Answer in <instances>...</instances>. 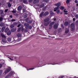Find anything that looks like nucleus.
<instances>
[{
	"instance_id": "32",
	"label": "nucleus",
	"mask_w": 78,
	"mask_h": 78,
	"mask_svg": "<svg viewBox=\"0 0 78 78\" xmlns=\"http://www.w3.org/2000/svg\"><path fill=\"white\" fill-rule=\"evenodd\" d=\"M47 14H48V12H46L45 13V15H47Z\"/></svg>"
},
{
	"instance_id": "20",
	"label": "nucleus",
	"mask_w": 78,
	"mask_h": 78,
	"mask_svg": "<svg viewBox=\"0 0 78 78\" xmlns=\"http://www.w3.org/2000/svg\"><path fill=\"white\" fill-rule=\"evenodd\" d=\"M1 34L2 36V37H4V38H6V37H5V35H4V34Z\"/></svg>"
},
{
	"instance_id": "52",
	"label": "nucleus",
	"mask_w": 78,
	"mask_h": 78,
	"mask_svg": "<svg viewBox=\"0 0 78 78\" xmlns=\"http://www.w3.org/2000/svg\"><path fill=\"white\" fill-rule=\"evenodd\" d=\"M32 21H31L30 22H29V23H32Z\"/></svg>"
},
{
	"instance_id": "51",
	"label": "nucleus",
	"mask_w": 78,
	"mask_h": 78,
	"mask_svg": "<svg viewBox=\"0 0 78 78\" xmlns=\"http://www.w3.org/2000/svg\"><path fill=\"white\" fill-rule=\"evenodd\" d=\"M27 17V16L25 15V16L24 17V18H26Z\"/></svg>"
},
{
	"instance_id": "46",
	"label": "nucleus",
	"mask_w": 78,
	"mask_h": 78,
	"mask_svg": "<svg viewBox=\"0 0 78 78\" xmlns=\"http://www.w3.org/2000/svg\"><path fill=\"white\" fill-rule=\"evenodd\" d=\"M75 3H78V1H77V0L75 1Z\"/></svg>"
},
{
	"instance_id": "2",
	"label": "nucleus",
	"mask_w": 78,
	"mask_h": 78,
	"mask_svg": "<svg viewBox=\"0 0 78 78\" xmlns=\"http://www.w3.org/2000/svg\"><path fill=\"white\" fill-rule=\"evenodd\" d=\"M71 30L72 31H74L75 30V24L74 23H72L71 25Z\"/></svg>"
},
{
	"instance_id": "4",
	"label": "nucleus",
	"mask_w": 78,
	"mask_h": 78,
	"mask_svg": "<svg viewBox=\"0 0 78 78\" xmlns=\"http://www.w3.org/2000/svg\"><path fill=\"white\" fill-rule=\"evenodd\" d=\"M20 30H21L22 31H23L24 29L23 27H22L21 28H19L18 30L17 31L18 32L20 31Z\"/></svg>"
},
{
	"instance_id": "57",
	"label": "nucleus",
	"mask_w": 78,
	"mask_h": 78,
	"mask_svg": "<svg viewBox=\"0 0 78 78\" xmlns=\"http://www.w3.org/2000/svg\"><path fill=\"white\" fill-rule=\"evenodd\" d=\"M56 20V19L55 18L54 19V20L55 21V20Z\"/></svg>"
},
{
	"instance_id": "22",
	"label": "nucleus",
	"mask_w": 78,
	"mask_h": 78,
	"mask_svg": "<svg viewBox=\"0 0 78 78\" xmlns=\"http://www.w3.org/2000/svg\"><path fill=\"white\" fill-rule=\"evenodd\" d=\"M17 36L18 37H20V36H21V34L20 33H18L17 34Z\"/></svg>"
},
{
	"instance_id": "1",
	"label": "nucleus",
	"mask_w": 78,
	"mask_h": 78,
	"mask_svg": "<svg viewBox=\"0 0 78 78\" xmlns=\"http://www.w3.org/2000/svg\"><path fill=\"white\" fill-rule=\"evenodd\" d=\"M61 5V3L58 2L57 4H55V6H57V7H55L54 8V11H56L57 10H58V9H59V7Z\"/></svg>"
},
{
	"instance_id": "17",
	"label": "nucleus",
	"mask_w": 78,
	"mask_h": 78,
	"mask_svg": "<svg viewBox=\"0 0 78 78\" xmlns=\"http://www.w3.org/2000/svg\"><path fill=\"white\" fill-rule=\"evenodd\" d=\"M8 30H9V28H7L5 29V33H7Z\"/></svg>"
},
{
	"instance_id": "10",
	"label": "nucleus",
	"mask_w": 78,
	"mask_h": 78,
	"mask_svg": "<svg viewBox=\"0 0 78 78\" xmlns=\"http://www.w3.org/2000/svg\"><path fill=\"white\" fill-rule=\"evenodd\" d=\"M9 59H10L9 61H13L14 60V57H11L9 58Z\"/></svg>"
},
{
	"instance_id": "44",
	"label": "nucleus",
	"mask_w": 78,
	"mask_h": 78,
	"mask_svg": "<svg viewBox=\"0 0 78 78\" xmlns=\"http://www.w3.org/2000/svg\"><path fill=\"white\" fill-rule=\"evenodd\" d=\"M76 18H78V15H77L76 16Z\"/></svg>"
},
{
	"instance_id": "60",
	"label": "nucleus",
	"mask_w": 78,
	"mask_h": 78,
	"mask_svg": "<svg viewBox=\"0 0 78 78\" xmlns=\"http://www.w3.org/2000/svg\"><path fill=\"white\" fill-rule=\"evenodd\" d=\"M54 64H52V65H54Z\"/></svg>"
},
{
	"instance_id": "40",
	"label": "nucleus",
	"mask_w": 78,
	"mask_h": 78,
	"mask_svg": "<svg viewBox=\"0 0 78 78\" xmlns=\"http://www.w3.org/2000/svg\"><path fill=\"white\" fill-rule=\"evenodd\" d=\"M76 25H78V20L76 22Z\"/></svg>"
},
{
	"instance_id": "43",
	"label": "nucleus",
	"mask_w": 78,
	"mask_h": 78,
	"mask_svg": "<svg viewBox=\"0 0 78 78\" xmlns=\"http://www.w3.org/2000/svg\"><path fill=\"white\" fill-rule=\"evenodd\" d=\"M8 11V9H5V12H7V11Z\"/></svg>"
},
{
	"instance_id": "54",
	"label": "nucleus",
	"mask_w": 78,
	"mask_h": 78,
	"mask_svg": "<svg viewBox=\"0 0 78 78\" xmlns=\"http://www.w3.org/2000/svg\"><path fill=\"white\" fill-rule=\"evenodd\" d=\"M65 14H66V15H67V13H65Z\"/></svg>"
},
{
	"instance_id": "55",
	"label": "nucleus",
	"mask_w": 78,
	"mask_h": 78,
	"mask_svg": "<svg viewBox=\"0 0 78 78\" xmlns=\"http://www.w3.org/2000/svg\"><path fill=\"white\" fill-rule=\"evenodd\" d=\"M76 6H78V3L76 4Z\"/></svg>"
},
{
	"instance_id": "35",
	"label": "nucleus",
	"mask_w": 78,
	"mask_h": 78,
	"mask_svg": "<svg viewBox=\"0 0 78 78\" xmlns=\"http://www.w3.org/2000/svg\"><path fill=\"white\" fill-rule=\"evenodd\" d=\"M2 70H0V76L2 75Z\"/></svg>"
},
{
	"instance_id": "9",
	"label": "nucleus",
	"mask_w": 78,
	"mask_h": 78,
	"mask_svg": "<svg viewBox=\"0 0 78 78\" xmlns=\"http://www.w3.org/2000/svg\"><path fill=\"white\" fill-rule=\"evenodd\" d=\"M15 73L13 71H11L10 73H9V75L10 76H11V75H14V74H15Z\"/></svg>"
},
{
	"instance_id": "47",
	"label": "nucleus",
	"mask_w": 78,
	"mask_h": 78,
	"mask_svg": "<svg viewBox=\"0 0 78 78\" xmlns=\"http://www.w3.org/2000/svg\"><path fill=\"white\" fill-rule=\"evenodd\" d=\"M29 28H30V29L32 28V27L31 26H29Z\"/></svg>"
},
{
	"instance_id": "6",
	"label": "nucleus",
	"mask_w": 78,
	"mask_h": 78,
	"mask_svg": "<svg viewBox=\"0 0 78 78\" xmlns=\"http://www.w3.org/2000/svg\"><path fill=\"white\" fill-rule=\"evenodd\" d=\"M58 24L56 23L54 26V28L55 29H57L58 28Z\"/></svg>"
},
{
	"instance_id": "36",
	"label": "nucleus",
	"mask_w": 78,
	"mask_h": 78,
	"mask_svg": "<svg viewBox=\"0 0 78 78\" xmlns=\"http://www.w3.org/2000/svg\"><path fill=\"white\" fill-rule=\"evenodd\" d=\"M66 9H65L64 10V12H67V11H66Z\"/></svg>"
},
{
	"instance_id": "31",
	"label": "nucleus",
	"mask_w": 78,
	"mask_h": 78,
	"mask_svg": "<svg viewBox=\"0 0 78 78\" xmlns=\"http://www.w3.org/2000/svg\"><path fill=\"white\" fill-rule=\"evenodd\" d=\"M33 0H29L28 2H29V3H31V2H32Z\"/></svg>"
},
{
	"instance_id": "5",
	"label": "nucleus",
	"mask_w": 78,
	"mask_h": 78,
	"mask_svg": "<svg viewBox=\"0 0 78 78\" xmlns=\"http://www.w3.org/2000/svg\"><path fill=\"white\" fill-rule=\"evenodd\" d=\"M48 20H44V22H47L48 23H47V24H44V25H45V26H47V25H48V24H49V23H48Z\"/></svg>"
},
{
	"instance_id": "33",
	"label": "nucleus",
	"mask_w": 78,
	"mask_h": 78,
	"mask_svg": "<svg viewBox=\"0 0 78 78\" xmlns=\"http://www.w3.org/2000/svg\"><path fill=\"white\" fill-rule=\"evenodd\" d=\"M27 0H24L23 1V2L24 3H26L27 2Z\"/></svg>"
},
{
	"instance_id": "12",
	"label": "nucleus",
	"mask_w": 78,
	"mask_h": 78,
	"mask_svg": "<svg viewBox=\"0 0 78 78\" xmlns=\"http://www.w3.org/2000/svg\"><path fill=\"white\" fill-rule=\"evenodd\" d=\"M16 23H14L13 24L10 25V28H13V27H14V25H16Z\"/></svg>"
},
{
	"instance_id": "18",
	"label": "nucleus",
	"mask_w": 78,
	"mask_h": 78,
	"mask_svg": "<svg viewBox=\"0 0 78 78\" xmlns=\"http://www.w3.org/2000/svg\"><path fill=\"white\" fill-rule=\"evenodd\" d=\"M69 29L66 28L65 30V33H69Z\"/></svg>"
},
{
	"instance_id": "59",
	"label": "nucleus",
	"mask_w": 78,
	"mask_h": 78,
	"mask_svg": "<svg viewBox=\"0 0 78 78\" xmlns=\"http://www.w3.org/2000/svg\"><path fill=\"white\" fill-rule=\"evenodd\" d=\"M0 6H3V5H1V4H0Z\"/></svg>"
},
{
	"instance_id": "49",
	"label": "nucleus",
	"mask_w": 78,
	"mask_h": 78,
	"mask_svg": "<svg viewBox=\"0 0 78 78\" xmlns=\"http://www.w3.org/2000/svg\"><path fill=\"white\" fill-rule=\"evenodd\" d=\"M10 17H11V18H12V15H10Z\"/></svg>"
},
{
	"instance_id": "58",
	"label": "nucleus",
	"mask_w": 78,
	"mask_h": 78,
	"mask_svg": "<svg viewBox=\"0 0 78 78\" xmlns=\"http://www.w3.org/2000/svg\"><path fill=\"white\" fill-rule=\"evenodd\" d=\"M63 25H62V27H63Z\"/></svg>"
},
{
	"instance_id": "56",
	"label": "nucleus",
	"mask_w": 78,
	"mask_h": 78,
	"mask_svg": "<svg viewBox=\"0 0 78 78\" xmlns=\"http://www.w3.org/2000/svg\"><path fill=\"white\" fill-rule=\"evenodd\" d=\"M68 8H70V6H68Z\"/></svg>"
},
{
	"instance_id": "39",
	"label": "nucleus",
	"mask_w": 78,
	"mask_h": 78,
	"mask_svg": "<svg viewBox=\"0 0 78 78\" xmlns=\"http://www.w3.org/2000/svg\"><path fill=\"white\" fill-rule=\"evenodd\" d=\"M9 75H7L6 76L5 78H9Z\"/></svg>"
},
{
	"instance_id": "48",
	"label": "nucleus",
	"mask_w": 78,
	"mask_h": 78,
	"mask_svg": "<svg viewBox=\"0 0 78 78\" xmlns=\"http://www.w3.org/2000/svg\"><path fill=\"white\" fill-rule=\"evenodd\" d=\"M25 9H23V12H25Z\"/></svg>"
},
{
	"instance_id": "53",
	"label": "nucleus",
	"mask_w": 78,
	"mask_h": 78,
	"mask_svg": "<svg viewBox=\"0 0 78 78\" xmlns=\"http://www.w3.org/2000/svg\"><path fill=\"white\" fill-rule=\"evenodd\" d=\"M76 62H78V60L77 61L76 60Z\"/></svg>"
},
{
	"instance_id": "3",
	"label": "nucleus",
	"mask_w": 78,
	"mask_h": 78,
	"mask_svg": "<svg viewBox=\"0 0 78 78\" xmlns=\"http://www.w3.org/2000/svg\"><path fill=\"white\" fill-rule=\"evenodd\" d=\"M11 70V68L10 67H8L7 69L5 71L4 73L5 74L8 73Z\"/></svg>"
},
{
	"instance_id": "50",
	"label": "nucleus",
	"mask_w": 78,
	"mask_h": 78,
	"mask_svg": "<svg viewBox=\"0 0 78 78\" xmlns=\"http://www.w3.org/2000/svg\"><path fill=\"white\" fill-rule=\"evenodd\" d=\"M73 21H75V18H73Z\"/></svg>"
},
{
	"instance_id": "37",
	"label": "nucleus",
	"mask_w": 78,
	"mask_h": 78,
	"mask_svg": "<svg viewBox=\"0 0 78 78\" xmlns=\"http://www.w3.org/2000/svg\"><path fill=\"white\" fill-rule=\"evenodd\" d=\"M3 20V18L0 17V21H2Z\"/></svg>"
},
{
	"instance_id": "27",
	"label": "nucleus",
	"mask_w": 78,
	"mask_h": 78,
	"mask_svg": "<svg viewBox=\"0 0 78 78\" xmlns=\"http://www.w3.org/2000/svg\"><path fill=\"white\" fill-rule=\"evenodd\" d=\"M43 14H44V12H42V13H41L40 15V17H42Z\"/></svg>"
},
{
	"instance_id": "41",
	"label": "nucleus",
	"mask_w": 78,
	"mask_h": 78,
	"mask_svg": "<svg viewBox=\"0 0 78 78\" xmlns=\"http://www.w3.org/2000/svg\"><path fill=\"white\" fill-rule=\"evenodd\" d=\"M12 12L13 13H15V12H16V11L13 10V11H12Z\"/></svg>"
},
{
	"instance_id": "38",
	"label": "nucleus",
	"mask_w": 78,
	"mask_h": 78,
	"mask_svg": "<svg viewBox=\"0 0 78 78\" xmlns=\"http://www.w3.org/2000/svg\"><path fill=\"white\" fill-rule=\"evenodd\" d=\"M11 21H12V22H14V21H16V20L15 19L12 20Z\"/></svg>"
},
{
	"instance_id": "11",
	"label": "nucleus",
	"mask_w": 78,
	"mask_h": 78,
	"mask_svg": "<svg viewBox=\"0 0 78 78\" xmlns=\"http://www.w3.org/2000/svg\"><path fill=\"white\" fill-rule=\"evenodd\" d=\"M4 23H3L2 22H0V26L3 27L4 26Z\"/></svg>"
},
{
	"instance_id": "16",
	"label": "nucleus",
	"mask_w": 78,
	"mask_h": 78,
	"mask_svg": "<svg viewBox=\"0 0 78 78\" xmlns=\"http://www.w3.org/2000/svg\"><path fill=\"white\" fill-rule=\"evenodd\" d=\"M55 23V22H53L52 23H51L49 25L50 27H52V25H53Z\"/></svg>"
},
{
	"instance_id": "13",
	"label": "nucleus",
	"mask_w": 78,
	"mask_h": 78,
	"mask_svg": "<svg viewBox=\"0 0 78 78\" xmlns=\"http://www.w3.org/2000/svg\"><path fill=\"white\" fill-rule=\"evenodd\" d=\"M68 25H69V22H68L66 21L65 23V26H67Z\"/></svg>"
},
{
	"instance_id": "7",
	"label": "nucleus",
	"mask_w": 78,
	"mask_h": 78,
	"mask_svg": "<svg viewBox=\"0 0 78 78\" xmlns=\"http://www.w3.org/2000/svg\"><path fill=\"white\" fill-rule=\"evenodd\" d=\"M39 2V0H34L33 2V3L34 4H36L38 3Z\"/></svg>"
},
{
	"instance_id": "23",
	"label": "nucleus",
	"mask_w": 78,
	"mask_h": 78,
	"mask_svg": "<svg viewBox=\"0 0 78 78\" xmlns=\"http://www.w3.org/2000/svg\"><path fill=\"white\" fill-rule=\"evenodd\" d=\"M44 4H42L40 6V8H42V7H44Z\"/></svg>"
},
{
	"instance_id": "24",
	"label": "nucleus",
	"mask_w": 78,
	"mask_h": 78,
	"mask_svg": "<svg viewBox=\"0 0 78 78\" xmlns=\"http://www.w3.org/2000/svg\"><path fill=\"white\" fill-rule=\"evenodd\" d=\"M25 26H26V27L27 28V27H28L29 25L28 23H25L24 24Z\"/></svg>"
},
{
	"instance_id": "25",
	"label": "nucleus",
	"mask_w": 78,
	"mask_h": 78,
	"mask_svg": "<svg viewBox=\"0 0 78 78\" xmlns=\"http://www.w3.org/2000/svg\"><path fill=\"white\" fill-rule=\"evenodd\" d=\"M33 69H34V68H30V69H28L27 68V71H28V70H33Z\"/></svg>"
},
{
	"instance_id": "14",
	"label": "nucleus",
	"mask_w": 78,
	"mask_h": 78,
	"mask_svg": "<svg viewBox=\"0 0 78 78\" xmlns=\"http://www.w3.org/2000/svg\"><path fill=\"white\" fill-rule=\"evenodd\" d=\"M16 29H12L11 30V31L12 32H14V31H16Z\"/></svg>"
},
{
	"instance_id": "8",
	"label": "nucleus",
	"mask_w": 78,
	"mask_h": 78,
	"mask_svg": "<svg viewBox=\"0 0 78 78\" xmlns=\"http://www.w3.org/2000/svg\"><path fill=\"white\" fill-rule=\"evenodd\" d=\"M22 9V6L20 5L18 8V11H20V10H21Z\"/></svg>"
},
{
	"instance_id": "42",
	"label": "nucleus",
	"mask_w": 78,
	"mask_h": 78,
	"mask_svg": "<svg viewBox=\"0 0 78 78\" xmlns=\"http://www.w3.org/2000/svg\"><path fill=\"white\" fill-rule=\"evenodd\" d=\"M2 67V65L0 64V69L1 68V67Z\"/></svg>"
},
{
	"instance_id": "19",
	"label": "nucleus",
	"mask_w": 78,
	"mask_h": 78,
	"mask_svg": "<svg viewBox=\"0 0 78 78\" xmlns=\"http://www.w3.org/2000/svg\"><path fill=\"white\" fill-rule=\"evenodd\" d=\"M60 8L61 10H63L64 9V7L63 6H61L60 7Z\"/></svg>"
},
{
	"instance_id": "34",
	"label": "nucleus",
	"mask_w": 78,
	"mask_h": 78,
	"mask_svg": "<svg viewBox=\"0 0 78 78\" xmlns=\"http://www.w3.org/2000/svg\"><path fill=\"white\" fill-rule=\"evenodd\" d=\"M2 42L3 43H2V44H3V43L4 44L5 43H6V41H5L2 40Z\"/></svg>"
},
{
	"instance_id": "21",
	"label": "nucleus",
	"mask_w": 78,
	"mask_h": 78,
	"mask_svg": "<svg viewBox=\"0 0 78 78\" xmlns=\"http://www.w3.org/2000/svg\"><path fill=\"white\" fill-rule=\"evenodd\" d=\"M11 34V32L10 31H9L7 33V34L8 35H10V34Z\"/></svg>"
},
{
	"instance_id": "30",
	"label": "nucleus",
	"mask_w": 78,
	"mask_h": 78,
	"mask_svg": "<svg viewBox=\"0 0 78 78\" xmlns=\"http://www.w3.org/2000/svg\"><path fill=\"white\" fill-rule=\"evenodd\" d=\"M8 40L9 42H10V41H11V39L10 38H8Z\"/></svg>"
},
{
	"instance_id": "45",
	"label": "nucleus",
	"mask_w": 78,
	"mask_h": 78,
	"mask_svg": "<svg viewBox=\"0 0 78 78\" xmlns=\"http://www.w3.org/2000/svg\"><path fill=\"white\" fill-rule=\"evenodd\" d=\"M20 25H21L20 24H19L18 26H17V27H20Z\"/></svg>"
},
{
	"instance_id": "15",
	"label": "nucleus",
	"mask_w": 78,
	"mask_h": 78,
	"mask_svg": "<svg viewBox=\"0 0 78 78\" xmlns=\"http://www.w3.org/2000/svg\"><path fill=\"white\" fill-rule=\"evenodd\" d=\"M5 27H3L2 28L1 31L2 32H3L4 31V30H5Z\"/></svg>"
},
{
	"instance_id": "29",
	"label": "nucleus",
	"mask_w": 78,
	"mask_h": 78,
	"mask_svg": "<svg viewBox=\"0 0 78 78\" xmlns=\"http://www.w3.org/2000/svg\"><path fill=\"white\" fill-rule=\"evenodd\" d=\"M69 2H70V0H67L66 2V3H69Z\"/></svg>"
},
{
	"instance_id": "28",
	"label": "nucleus",
	"mask_w": 78,
	"mask_h": 78,
	"mask_svg": "<svg viewBox=\"0 0 78 78\" xmlns=\"http://www.w3.org/2000/svg\"><path fill=\"white\" fill-rule=\"evenodd\" d=\"M8 6L9 7H11V4H10V3H8Z\"/></svg>"
},
{
	"instance_id": "26",
	"label": "nucleus",
	"mask_w": 78,
	"mask_h": 78,
	"mask_svg": "<svg viewBox=\"0 0 78 78\" xmlns=\"http://www.w3.org/2000/svg\"><path fill=\"white\" fill-rule=\"evenodd\" d=\"M60 12V10H57V14H59Z\"/></svg>"
}]
</instances>
